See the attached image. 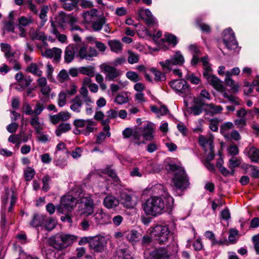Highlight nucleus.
I'll return each mask as SVG.
<instances>
[{
	"label": "nucleus",
	"instance_id": "nucleus-15",
	"mask_svg": "<svg viewBox=\"0 0 259 259\" xmlns=\"http://www.w3.org/2000/svg\"><path fill=\"white\" fill-rule=\"evenodd\" d=\"M171 88L179 95L187 94L189 92V86L186 82L182 79H176L170 82Z\"/></svg>",
	"mask_w": 259,
	"mask_h": 259
},
{
	"label": "nucleus",
	"instance_id": "nucleus-1",
	"mask_svg": "<svg viewBox=\"0 0 259 259\" xmlns=\"http://www.w3.org/2000/svg\"><path fill=\"white\" fill-rule=\"evenodd\" d=\"M174 203V199L171 196H167V200L159 196H151L143 204L142 208L147 215L155 217L170 210Z\"/></svg>",
	"mask_w": 259,
	"mask_h": 259
},
{
	"label": "nucleus",
	"instance_id": "nucleus-38",
	"mask_svg": "<svg viewBox=\"0 0 259 259\" xmlns=\"http://www.w3.org/2000/svg\"><path fill=\"white\" fill-rule=\"evenodd\" d=\"M81 97L76 96L71 101L70 109L74 112L79 113L82 105Z\"/></svg>",
	"mask_w": 259,
	"mask_h": 259
},
{
	"label": "nucleus",
	"instance_id": "nucleus-31",
	"mask_svg": "<svg viewBox=\"0 0 259 259\" xmlns=\"http://www.w3.org/2000/svg\"><path fill=\"white\" fill-rule=\"evenodd\" d=\"M9 63L12 65L13 69L17 71L21 69L20 63L18 62V56L15 52H11L10 54L5 56Z\"/></svg>",
	"mask_w": 259,
	"mask_h": 259
},
{
	"label": "nucleus",
	"instance_id": "nucleus-2",
	"mask_svg": "<svg viewBox=\"0 0 259 259\" xmlns=\"http://www.w3.org/2000/svg\"><path fill=\"white\" fill-rule=\"evenodd\" d=\"M167 169L173 172L172 183L176 189L183 191L189 188V177L183 167L176 164H169Z\"/></svg>",
	"mask_w": 259,
	"mask_h": 259
},
{
	"label": "nucleus",
	"instance_id": "nucleus-42",
	"mask_svg": "<svg viewBox=\"0 0 259 259\" xmlns=\"http://www.w3.org/2000/svg\"><path fill=\"white\" fill-rule=\"evenodd\" d=\"M34 22V19L31 16H21L18 19L19 27H26L33 24Z\"/></svg>",
	"mask_w": 259,
	"mask_h": 259
},
{
	"label": "nucleus",
	"instance_id": "nucleus-58",
	"mask_svg": "<svg viewBox=\"0 0 259 259\" xmlns=\"http://www.w3.org/2000/svg\"><path fill=\"white\" fill-rule=\"evenodd\" d=\"M88 39L89 40L95 41L96 47L99 50V51L101 52H104L105 51L106 49V46L104 44L99 41L95 40V38L93 37H89Z\"/></svg>",
	"mask_w": 259,
	"mask_h": 259
},
{
	"label": "nucleus",
	"instance_id": "nucleus-44",
	"mask_svg": "<svg viewBox=\"0 0 259 259\" xmlns=\"http://www.w3.org/2000/svg\"><path fill=\"white\" fill-rule=\"evenodd\" d=\"M248 156L252 161H259V150L255 147H250L248 151Z\"/></svg>",
	"mask_w": 259,
	"mask_h": 259
},
{
	"label": "nucleus",
	"instance_id": "nucleus-7",
	"mask_svg": "<svg viewBox=\"0 0 259 259\" xmlns=\"http://www.w3.org/2000/svg\"><path fill=\"white\" fill-rule=\"evenodd\" d=\"M120 201L124 207L132 208L137 205L138 197L132 191L123 190L120 194Z\"/></svg>",
	"mask_w": 259,
	"mask_h": 259
},
{
	"label": "nucleus",
	"instance_id": "nucleus-29",
	"mask_svg": "<svg viewBox=\"0 0 259 259\" xmlns=\"http://www.w3.org/2000/svg\"><path fill=\"white\" fill-rule=\"evenodd\" d=\"M124 236L133 245H135L138 241H139L141 235L140 233L136 230L128 231L124 232Z\"/></svg>",
	"mask_w": 259,
	"mask_h": 259
},
{
	"label": "nucleus",
	"instance_id": "nucleus-50",
	"mask_svg": "<svg viewBox=\"0 0 259 259\" xmlns=\"http://www.w3.org/2000/svg\"><path fill=\"white\" fill-rule=\"evenodd\" d=\"M151 71L154 75V79L156 81H162L166 80V76L164 73H162L155 68H151Z\"/></svg>",
	"mask_w": 259,
	"mask_h": 259
},
{
	"label": "nucleus",
	"instance_id": "nucleus-49",
	"mask_svg": "<svg viewBox=\"0 0 259 259\" xmlns=\"http://www.w3.org/2000/svg\"><path fill=\"white\" fill-rule=\"evenodd\" d=\"M241 159L239 157L232 156L229 160L228 167L230 169H234L241 164Z\"/></svg>",
	"mask_w": 259,
	"mask_h": 259
},
{
	"label": "nucleus",
	"instance_id": "nucleus-32",
	"mask_svg": "<svg viewBox=\"0 0 259 259\" xmlns=\"http://www.w3.org/2000/svg\"><path fill=\"white\" fill-rule=\"evenodd\" d=\"M76 96L81 97L82 103H84L85 105H89V104H93L94 103L91 97L89 95V92L86 87H82L80 90L79 95Z\"/></svg>",
	"mask_w": 259,
	"mask_h": 259
},
{
	"label": "nucleus",
	"instance_id": "nucleus-28",
	"mask_svg": "<svg viewBox=\"0 0 259 259\" xmlns=\"http://www.w3.org/2000/svg\"><path fill=\"white\" fill-rule=\"evenodd\" d=\"M45 215L42 214L35 213H34L31 221L30 222V225L34 228H38L41 227L44 221Z\"/></svg>",
	"mask_w": 259,
	"mask_h": 259
},
{
	"label": "nucleus",
	"instance_id": "nucleus-47",
	"mask_svg": "<svg viewBox=\"0 0 259 259\" xmlns=\"http://www.w3.org/2000/svg\"><path fill=\"white\" fill-rule=\"evenodd\" d=\"M128 101V96L126 93H119L115 97L114 102L118 104L121 105Z\"/></svg>",
	"mask_w": 259,
	"mask_h": 259
},
{
	"label": "nucleus",
	"instance_id": "nucleus-10",
	"mask_svg": "<svg viewBox=\"0 0 259 259\" xmlns=\"http://www.w3.org/2000/svg\"><path fill=\"white\" fill-rule=\"evenodd\" d=\"M194 104L191 107H188V102L185 100L184 103L187 107V111L194 115H198L201 114L202 110L205 107V103L203 99L197 98L194 99Z\"/></svg>",
	"mask_w": 259,
	"mask_h": 259
},
{
	"label": "nucleus",
	"instance_id": "nucleus-48",
	"mask_svg": "<svg viewBox=\"0 0 259 259\" xmlns=\"http://www.w3.org/2000/svg\"><path fill=\"white\" fill-rule=\"evenodd\" d=\"M95 68L91 66L80 67V73L90 77L94 76Z\"/></svg>",
	"mask_w": 259,
	"mask_h": 259
},
{
	"label": "nucleus",
	"instance_id": "nucleus-14",
	"mask_svg": "<svg viewBox=\"0 0 259 259\" xmlns=\"http://www.w3.org/2000/svg\"><path fill=\"white\" fill-rule=\"evenodd\" d=\"M37 48L40 50L41 55L48 58H54L56 62H59L60 60L62 51L58 48H53L52 49H45L41 47L37 46Z\"/></svg>",
	"mask_w": 259,
	"mask_h": 259
},
{
	"label": "nucleus",
	"instance_id": "nucleus-53",
	"mask_svg": "<svg viewBox=\"0 0 259 259\" xmlns=\"http://www.w3.org/2000/svg\"><path fill=\"white\" fill-rule=\"evenodd\" d=\"M57 79L61 82L69 80L70 78L68 72L65 69L61 70L57 76Z\"/></svg>",
	"mask_w": 259,
	"mask_h": 259
},
{
	"label": "nucleus",
	"instance_id": "nucleus-24",
	"mask_svg": "<svg viewBox=\"0 0 259 259\" xmlns=\"http://www.w3.org/2000/svg\"><path fill=\"white\" fill-rule=\"evenodd\" d=\"M93 218L97 224H101L107 223L110 219L108 214L104 213L102 209H98L93 215Z\"/></svg>",
	"mask_w": 259,
	"mask_h": 259
},
{
	"label": "nucleus",
	"instance_id": "nucleus-41",
	"mask_svg": "<svg viewBox=\"0 0 259 259\" xmlns=\"http://www.w3.org/2000/svg\"><path fill=\"white\" fill-rule=\"evenodd\" d=\"M56 22L62 27H64L68 24V15L61 12L55 18Z\"/></svg>",
	"mask_w": 259,
	"mask_h": 259
},
{
	"label": "nucleus",
	"instance_id": "nucleus-12",
	"mask_svg": "<svg viewBox=\"0 0 259 259\" xmlns=\"http://www.w3.org/2000/svg\"><path fill=\"white\" fill-rule=\"evenodd\" d=\"M98 55L97 51L93 47L88 48V46L82 45L78 50L77 56L81 59H85L88 61L93 60V58Z\"/></svg>",
	"mask_w": 259,
	"mask_h": 259
},
{
	"label": "nucleus",
	"instance_id": "nucleus-19",
	"mask_svg": "<svg viewBox=\"0 0 259 259\" xmlns=\"http://www.w3.org/2000/svg\"><path fill=\"white\" fill-rule=\"evenodd\" d=\"M170 253L166 248L160 247L151 253V259H169Z\"/></svg>",
	"mask_w": 259,
	"mask_h": 259
},
{
	"label": "nucleus",
	"instance_id": "nucleus-17",
	"mask_svg": "<svg viewBox=\"0 0 259 259\" xmlns=\"http://www.w3.org/2000/svg\"><path fill=\"white\" fill-rule=\"evenodd\" d=\"M141 130L142 136L146 140H152L154 137L155 126L151 122H148L143 127H139Z\"/></svg>",
	"mask_w": 259,
	"mask_h": 259
},
{
	"label": "nucleus",
	"instance_id": "nucleus-4",
	"mask_svg": "<svg viewBox=\"0 0 259 259\" xmlns=\"http://www.w3.org/2000/svg\"><path fill=\"white\" fill-rule=\"evenodd\" d=\"M150 236L159 244H165L170 236L169 228L166 226L157 225L149 229Z\"/></svg>",
	"mask_w": 259,
	"mask_h": 259
},
{
	"label": "nucleus",
	"instance_id": "nucleus-64",
	"mask_svg": "<svg viewBox=\"0 0 259 259\" xmlns=\"http://www.w3.org/2000/svg\"><path fill=\"white\" fill-rule=\"evenodd\" d=\"M51 178L50 176L47 175L43 177L42 181L43 183V186H42V190L47 192L50 189L49 186V182L50 181Z\"/></svg>",
	"mask_w": 259,
	"mask_h": 259
},
{
	"label": "nucleus",
	"instance_id": "nucleus-37",
	"mask_svg": "<svg viewBox=\"0 0 259 259\" xmlns=\"http://www.w3.org/2000/svg\"><path fill=\"white\" fill-rule=\"evenodd\" d=\"M97 125V122L92 119H87L85 123V128L82 130V134L85 136H88L91 133L93 132L95 130V126Z\"/></svg>",
	"mask_w": 259,
	"mask_h": 259
},
{
	"label": "nucleus",
	"instance_id": "nucleus-40",
	"mask_svg": "<svg viewBox=\"0 0 259 259\" xmlns=\"http://www.w3.org/2000/svg\"><path fill=\"white\" fill-rule=\"evenodd\" d=\"M106 23V19L103 16L98 20H94L92 23V28L95 31L101 30Z\"/></svg>",
	"mask_w": 259,
	"mask_h": 259
},
{
	"label": "nucleus",
	"instance_id": "nucleus-57",
	"mask_svg": "<svg viewBox=\"0 0 259 259\" xmlns=\"http://www.w3.org/2000/svg\"><path fill=\"white\" fill-rule=\"evenodd\" d=\"M119 257L121 259H132L133 257L127 249H122L118 251Z\"/></svg>",
	"mask_w": 259,
	"mask_h": 259
},
{
	"label": "nucleus",
	"instance_id": "nucleus-54",
	"mask_svg": "<svg viewBox=\"0 0 259 259\" xmlns=\"http://www.w3.org/2000/svg\"><path fill=\"white\" fill-rule=\"evenodd\" d=\"M35 174L34 169L31 167H27L24 170V176L26 181H29L32 179Z\"/></svg>",
	"mask_w": 259,
	"mask_h": 259
},
{
	"label": "nucleus",
	"instance_id": "nucleus-25",
	"mask_svg": "<svg viewBox=\"0 0 259 259\" xmlns=\"http://www.w3.org/2000/svg\"><path fill=\"white\" fill-rule=\"evenodd\" d=\"M42 66V64L41 62L39 64L31 63L27 67L26 71L31 73L33 75L40 77L42 75V71L40 69Z\"/></svg>",
	"mask_w": 259,
	"mask_h": 259
},
{
	"label": "nucleus",
	"instance_id": "nucleus-51",
	"mask_svg": "<svg viewBox=\"0 0 259 259\" xmlns=\"http://www.w3.org/2000/svg\"><path fill=\"white\" fill-rule=\"evenodd\" d=\"M244 167L246 171H250L251 175L254 178H259V170L256 168V167L250 164H245Z\"/></svg>",
	"mask_w": 259,
	"mask_h": 259
},
{
	"label": "nucleus",
	"instance_id": "nucleus-43",
	"mask_svg": "<svg viewBox=\"0 0 259 259\" xmlns=\"http://www.w3.org/2000/svg\"><path fill=\"white\" fill-rule=\"evenodd\" d=\"M104 130L106 132V134L104 132H100L97 136L96 143L97 144H101L106 139V137H109L110 136V133L109 132L110 127L108 125H106Z\"/></svg>",
	"mask_w": 259,
	"mask_h": 259
},
{
	"label": "nucleus",
	"instance_id": "nucleus-26",
	"mask_svg": "<svg viewBox=\"0 0 259 259\" xmlns=\"http://www.w3.org/2000/svg\"><path fill=\"white\" fill-rule=\"evenodd\" d=\"M76 48L74 45L68 46L64 52V60L67 63L71 62L74 59L76 52Z\"/></svg>",
	"mask_w": 259,
	"mask_h": 259
},
{
	"label": "nucleus",
	"instance_id": "nucleus-60",
	"mask_svg": "<svg viewBox=\"0 0 259 259\" xmlns=\"http://www.w3.org/2000/svg\"><path fill=\"white\" fill-rule=\"evenodd\" d=\"M186 78L194 84H198L200 82V79L198 77L195 76L193 73H188L186 75Z\"/></svg>",
	"mask_w": 259,
	"mask_h": 259
},
{
	"label": "nucleus",
	"instance_id": "nucleus-63",
	"mask_svg": "<svg viewBox=\"0 0 259 259\" xmlns=\"http://www.w3.org/2000/svg\"><path fill=\"white\" fill-rule=\"evenodd\" d=\"M228 152L229 154L234 156L239 153V149L236 145L232 144H231L228 147Z\"/></svg>",
	"mask_w": 259,
	"mask_h": 259
},
{
	"label": "nucleus",
	"instance_id": "nucleus-18",
	"mask_svg": "<svg viewBox=\"0 0 259 259\" xmlns=\"http://www.w3.org/2000/svg\"><path fill=\"white\" fill-rule=\"evenodd\" d=\"M213 137L212 136H209L207 137L203 136H199V144L203 148L205 153H206L208 150L211 151L213 149Z\"/></svg>",
	"mask_w": 259,
	"mask_h": 259
},
{
	"label": "nucleus",
	"instance_id": "nucleus-45",
	"mask_svg": "<svg viewBox=\"0 0 259 259\" xmlns=\"http://www.w3.org/2000/svg\"><path fill=\"white\" fill-rule=\"evenodd\" d=\"M142 136L141 134V130L139 128L136 129L133 131V133L132 136V142L137 145H140L141 144L145 143L144 141H141V138Z\"/></svg>",
	"mask_w": 259,
	"mask_h": 259
},
{
	"label": "nucleus",
	"instance_id": "nucleus-23",
	"mask_svg": "<svg viewBox=\"0 0 259 259\" xmlns=\"http://www.w3.org/2000/svg\"><path fill=\"white\" fill-rule=\"evenodd\" d=\"M30 124L34 128L36 134H40L45 128L44 123L41 121L39 117L37 116H31L30 120Z\"/></svg>",
	"mask_w": 259,
	"mask_h": 259
},
{
	"label": "nucleus",
	"instance_id": "nucleus-22",
	"mask_svg": "<svg viewBox=\"0 0 259 259\" xmlns=\"http://www.w3.org/2000/svg\"><path fill=\"white\" fill-rule=\"evenodd\" d=\"M15 78L17 81V85L22 86L25 88L28 87L32 81L30 76H24L21 72L17 73L15 75Z\"/></svg>",
	"mask_w": 259,
	"mask_h": 259
},
{
	"label": "nucleus",
	"instance_id": "nucleus-39",
	"mask_svg": "<svg viewBox=\"0 0 259 259\" xmlns=\"http://www.w3.org/2000/svg\"><path fill=\"white\" fill-rule=\"evenodd\" d=\"M233 127V124L231 122L224 123L222 125L220 128L221 133L224 136L227 140L230 139L229 131Z\"/></svg>",
	"mask_w": 259,
	"mask_h": 259
},
{
	"label": "nucleus",
	"instance_id": "nucleus-62",
	"mask_svg": "<svg viewBox=\"0 0 259 259\" xmlns=\"http://www.w3.org/2000/svg\"><path fill=\"white\" fill-rule=\"evenodd\" d=\"M129 56L128 57V62L130 64L136 63L139 61V56L133 52H128Z\"/></svg>",
	"mask_w": 259,
	"mask_h": 259
},
{
	"label": "nucleus",
	"instance_id": "nucleus-61",
	"mask_svg": "<svg viewBox=\"0 0 259 259\" xmlns=\"http://www.w3.org/2000/svg\"><path fill=\"white\" fill-rule=\"evenodd\" d=\"M126 77L134 82H137L140 80V77L137 73L134 71H128L126 73Z\"/></svg>",
	"mask_w": 259,
	"mask_h": 259
},
{
	"label": "nucleus",
	"instance_id": "nucleus-8",
	"mask_svg": "<svg viewBox=\"0 0 259 259\" xmlns=\"http://www.w3.org/2000/svg\"><path fill=\"white\" fill-rule=\"evenodd\" d=\"M185 61L183 56L180 52H177L175 55L171 56L170 59L165 60V62H159L163 70H170L174 65H182Z\"/></svg>",
	"mask_w": 259,
	"mask_h": 259
},
{
	"label": "nucleus",
	"instance_id": "nucleus-16",
	"mask_svg": "<svg viewBox=\"0 0 259 259\" xmlns=\"http://www.w3.org/2000/svg\"><path fill=\"white\" fill-rule=\"evenodd\" d=\"M240 72V69L238 67H234L231 71H226L225 73L226 78L225 82L226 84L231 87L233 92H237L238 91L239 86L237 83L231 78L232 75H238Z\"/></svg>",
	"mask_w": 259,
	"mask_h": 259
},
{
	"label": "nucleus",
	"instance_id": "nucleus-20",
	"mask_svg": "<svg viewBox=\"0 0 259 259\" xmlns=\"http://www.w3.org/2000/svg\"><path fill=\"white\" fill-rule=\"evenodd\" d=\"M152 192L156 196H159L164 200H167V196H170L167 191L165 187L160 184L155 185L152 187Z\"/></svg>",
	"mask_w": 259,
	"mask_h": 259
},
{
	"label": "nucleus",
	"instance_id": "nucleus-35",
	"mask_svg": "<svg viewBox=\"0 0 259 259\" xmlns=\"http://www.w3.org/2000/svg\"><path fill=\"white\" fill-rule=\"evenodd\" d=\"M29 35L32 40H40L43 41L44 45H47L45 42V40H47V37L43 32L40 31L38 30L31 29L29 32Z\"/></svg>",
	"mask_w": 259,
	"mask_h": 259
},
{
	"label": "nucleus",
	"instance_id": "nucleus-52",
	"mask_svg": "<svg viewBox=\"0 0 259 259\" xmlns=\"http://www.w3.org/2000/svg\"><path fill=\"white\" fill-rule=\"evenodd\" d=\"M67 95L64 92H61L57 98L58 105L59 107H63L66 103Z\"/></svg>",
	"mask_w": 259,
	"mask_h": 259
},
{
	"label": "nucleus",
	"instance_id": "nucleus-21",
	"mask_svg": "<svg viewBox=\"0 0 259 259\" xmlns=\"http://www.w3.org/2000/svg\"><path fill=\"white\" fill-rule=\"evenodd\" d=\"M9 199H10V206L8 210L10 211L16 202V197L13 189H6L5 190V195L2 200L3 203L6 204Z\"/></svg>",
	"mask_w": 259,
	"mask_h": 259
},
{
	"label": "nucleus",
	"instance_id": "nucleus-9",
	"mask_svg": "<svg viewBox=\"0 0 259 259\" xmlns=\"http://www.w3.org/2000/svg\"><path fill=\"white\" fill-rule=\"evenodd\" d=\"M109 238L102 235L93 237L90 248L95 252H101L106 249Z\"/></svg>",
	"mask_w": 259,
	"mask_h": 259
},
{
	"label": "nucleus",
	"instance_id": "nucleus-46",
	"mask_svg": "<svg viewBox=\"0 0 259 259\" xmlns=\"http://www.w3.org/2000/svg\"><path fill=\"white\" fill-rule=\"evenodd\" d=\"M71 129V125L68 123H62L59 124L58 127L56 130V134L58 137H59L63 133H66Z\"/></svg>",
	"mask_w": 259,
	"mask_h": 259
},
{
	"label": "nucleus",
	"instance_id": "nucleus-13",
	"mask_svg": "<svg viewBox=\"0 0 259 259\" xmlns=\"http://www.w3.org/2000/svg\"><path fill=\"white\" fill-rule=\"evenodd\" d=\"M224 33L223 41L226 47L231 50L236 48L238 44L232 29L230 28L226 29Z\"/></svg>",
	"mask_w": 259,
	"mask_h": 259
},
{
	"label": "nucleus",
	"instance_id": "nucleus-59",
	"mask_svg": "<svg viewBox=\"0 0 259 259\" xmlns=\"http://www.w3.org/2000/svg\"><path fill=\"white\" fill-rule=\"evenodd\" d=\"M138 15L142 19H144V16H146V18L153 17L151 12L149 10V9H140L138 10Z\"/></svg>",
	"mask_w": 259,
	"mask_h": 259
},
{
	"label": "nucleus",
	"instance_id": "nucleus-36",
	"mask_svg": "<svg viewBox=\"0 0 259 259\" xmlns=\"http://www.w3.org/2000/svg\"><path fill=\"white\" fill-rule=\"evenodd\" d=\"M44 220L41 229L51 231L55 228L56 222L54 219L45 215Z\"/></svg>",
	"mask_w": 259,
	"mask_h": 259
},
{
	"label": "nucleus",
	"instance_id": "nucleus-6",
	"mask_svg": "<svg viewBox=\"0 0 259 259\" xmlns=\"http://www.w3.org/2000/svg\"><path fill=\"white\" fill-rule=\"evenodd\" d=\"M78 213L80 215L88 217L94 213V201L90 196H85L81 199L78 206Z\"/></svg>",
	"mask_w": 259,
	"mask_h": 259
},
{
	"label": "nucleus",
	"instance_id": "nucleus-34",
	"mask_svg": "<svg viewBox=\"0 0 259 259\" xmlns=\"http://www.w3.org/2000/svg\"><path fill=\"white\" fill-rule=\"evenodd\" d=\"M108 44L112 52L116 54L120 53L122 52V44L119 40L116 39L109 40L108 41Z\"/></svg>",
	"mask_w": 259,
	"mask_h": 259
},
{
	"label": "nucleus",
	"instance_id": "nucleus-33",
	"mask_svg": "<svg viewBox=\"0 0 259 259\" xmlns=\"http://www.w3.org/2000/svg\"><path fill=\"white\" fill-rule=\"evenodd\" d=\"M204 110L206 114L213 115L221 113L223 110V107L220 105L205 103V107L204 108Z\"/></svg>",
	"mask_w": 259,
	"mask_h": 259
},
{
	"label": "nucleus",
	"instance_id": "nucleus-3",
	"mask_svg": "<svg viewBox=\"0 0 259 259\" xmlns=\"http://www.w3.org/2000/svg\"><path fill=\"white\" fill-rule=\"evenodd\" d=\"M77 239L74 235L60 233L51 237L49 244L56 249L62 250L71 245Z\"/></svg>",
	"mask_w": 259,
	"mask_h": 259
},
{
	"label": "nucleus",
	"instance_id": "nucleus-30",
	"mask_svg": "<svg viewBox=\"0 0 259 259\" xmlns=\"http://www.w3.org/2000/svg\"><path fill=\"white\" fill-rule=\"evenodd\" d=\"M207 82L211 85L215 90L219 91L224 90V86L221 80L215 75H211L206 78Z\"/></svg>",
	"mask_w": 259,
	"mask_h": 259
},
{
	"label": "nucleus",
	"instance_id": "nucleus-27",
	"mask_svg": "<svg viewBox=\"0 0 259 259\" xmlns=\"http://www.w3.org/2000/svg\"><path fill=\"white\" fill-rule=\"evenodd\" d=\"M119 203V200L116 197L111 195H107L103 201L104 205L108 209L117 206Z\"/></svg>",
	"mask_w": 259,
	"mask_h": 259
},
{
	"label": "nucleus",
	"instance_id": "nucleus-55",
	"mask_svg": "<svg viewBox=\"0 0 259 259\" xmlns=\"http://www.w3.org/2000/svg\"><path fill=\"white\" fill-rule=\"evenodd\" d=\"M163 39V41H167L169 44H172L174 46L177 44V37L171 34L165 33L164 34V38Z\"/></svg>",
	"mask_w": 259,
	"mask_h": 259
},
{
	"label": "nucleus",
	"instance_id": "nucleus-5",
	"mask_svg": "<svg viewBox=\"0 0 259 259\" xmlns=\"http://www.w3.org/2000/svg\"><path fill=\"white\" fill-rule=\"evenodd\" d=\"M77 204L76 199L72 195L64 196L61 199L60 204L57 207V210L61 213H70Z\"/></svg>",
	"mask_w": 259,
	"mask_h": 259
},
{
	"label": "nucleus",
	"instance_id": "nucleus-11",
	"mask_svg": "<svg viewBox=\"0 0 259 259\" xmlns=\"http://www.w3.org/2000/svg\"><path fill=\"white\" fill-rule=\"evenodd\" d=\"M100 69L105 74V79L107 81H114L120 75L119 70L106 63L101 64L100 65Z\"/></svg>",
	"mask_w": 259,
	"mask_h": 259
},
{
	"label": "nucleus",
	"instance_id": "nucleus-56",
	"mask_svg": "<svg viewBox=\"0 0 259 259\" xmlns=\"http://www.w3.org/2000/svg\"><path fill=\"white\" fill-rule=\"evenodd\" d=\"M45 108V106L42 103L37 102L33 110L34 116H38Z\"/></svg>",
	"mask_w": 259,
	"mask_h": 259
}]
</instances>
